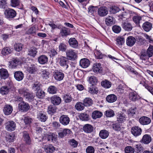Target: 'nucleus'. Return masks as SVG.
I'll return each instance as SVG.
<instances>
[{"instance_id":"f257e3e1","label":"nucleus","mask_w":153,"mask_h":153,"mask_svg":"<svg viewBox=\"0 0 153 153\" xmlns=\"http://www.w3.org/2000/svg\"><path fill=\"white\" fill-rule=\"evenodd\" d=\"M67 57L68 59L74 60L77 58V53L74 50L72 49L67 50L66 51Z\"/></svg>"},{"instance_id":"f03ea898","label":"nucleus","mask_w":153,"mask_h":153,"mask_svg":"<svg viewBox=\"0 0 153 153\" xmlns=\"http://www.w3.org/2000/svg\"><path fill=\"white\" fill-rule=\"evenodd\" d=\"M4 14L6 18L10 19L15 17L16 16V13L13 9L8 8L5 10Z\"/></svg>"},{"instance_id":"7ed1b4c3","label":"nucleus","mask_w":153,"mask_h":153,"mask_svg":"<svg viewBox=\"0 0 153 153\" xmlns=\"http://www.w3.org/2000/svg\"><path fill=\"white\" fill-rule=\"evenodd\" d=\"M53 141H56V136L53 135L52 133H50L48 134H45L44 136L42 137L41 139H39L40 141H43L47 140L48 141H50L51 140Z\"/></svg>"},{"instance_id":"20e7f679","label":"nucleus","mask_w":153,"mask_h":153,"mask_svg":"<svg viewBox=\"0 0 153 153\" xmlns=\"http://www.w3.org/2000/svg\"><path fill=\"white\" fill-rule=\"evenodd\" d=\"M131 133L135 137L140 135L142 133V130L140 128L137 126L132 127L131 129Z\"/></svg>"},{"instance_id":"39448f33","label":"nucleus","mask_w":153,"mask_h":153,"mask_svg":"<svg viewBox=\"0 0 153 153\" xmlns=\"http://www.w3.org/2000/svg\"><path fill=\"white\" fill-rule=\"evenodd\" d=\"M53 76L56 80L60 81L63 79L64 74L60 71L55 70L53 73Z\"/></svg>"},{"instance_id":"423d86ee","label":"nucleus","mask_w":153,"mask_h":153,"mask_svg":"<svg viewBox=\"0 0 153 153\" xmlns=\"http://www.w3.org/2000/svg\"><path fill=\"white\" fill-rule=\"evenodd\" d=\"M16 128V123L13 121H8L5 124L6 129L9 131H12L14 130Z\"/></svg>"},{"instance_id":"0eeeda50","label":"nucleus","mask_w":153,"mask_h":153,"mask_svg":"<svg viewBox=\"0 0 153 153\" xmlns=\"http://www.w3.org/2000/svg\"><path fill=\"white\" fill-rule=\"evenodd\" d=\"M18 107L19 110L22 112H26L30 108L28 104L24 101L21 102L19 104Z\"/></svg>"},{"instance_id":"6e6552de","label":"nucleus","mask_w":153,"mask_h":153,"mask_svg":"<svg viewBox=\"0 0 153 153\" xmlns=\"http://www.w3.org/2000/svg\"><path fill=\"white\" fill-rule=\"evenodd\" d=\"M10 90L14 91L15 88L13 86L10 88L8 86H2L0 89V92L2 95H4L7 94Z\"/></svg>"},{"instance_id":"1a4fd4ad","label":"nucleus","mask_w":153,"mask_h":153,"mask_svg":"<svg viewBox=\"0 0 153 153\" xmlns=\"http://www.w3.org/2000/svg\"><path fill=\"white\" fill-rule=\"evenodd\" d=\"M51 103L54 105H57L61 103V99L59 96L54 95L51 97Z\"/></svg>"},{"instance_id":"9d476101","label":"nucleus","mask_w":153,"mask_h":153,"mask_svg":"<svg viewBox=\"0 0 153 153\" xmlns=\"http://www.w3.org/2000/svg\"><path fill=\"white\" fill-rule=\"evenodd\" d=\"M59 61L60 65L62 66L65 67L66 69H67L68 67L67 65L68 61L67 57L63 56H60L59 58Z\"/></svg>"},{"instance_id":"9b49d317","label":"nucleus","mask_w":153,"mask_h":153,"mask_svg":"<svg viewBox=\"0 0 153 153\" xmlns=\"http://www.w3.org/2000/svg\"><path fill=\"white\" fill-rule=\"evenodd\" d=\"M59 121L62 124L66 126L69 123L70 120L68 116L65 115H63L60 117Z\"/></svg>"},{"instance_id":"f8f14e48","label":"nucleus","mask_w":153,"mask_h":153,"mask_svg":"<svg viewBox=\"0 0 153 153\" xmlns=\"http://www.w3.org/2000/svg\"><path fill=\"white\" fill-rule=\"evenodd\" d=\"M23 137L25 144L30 145L31 144L32 140L28 133L26 131H24L23 133Z\"/></svg>"},{"instance_id":"ddd939ff","label":"nucleus","mask_w":153,"mask_h":153,"mask_svg":"<svg viewBox=\"0 0 153 153\" xmlns=\"http://www.w3.org/2000/svg\"><path fill=\"white\" fill-rule=\"evenodd\" d=\"M121 26L122 28L127 31H131L133 27L131 23L128 21L122 22Z\"/></svg>"},{"instance_id":"4468645a","label":"nucleus","mask_w":153,"mask_h":153,"mask_svg":"<svg viewBox=\"0 0 153 153\" xmlns=\"http://www.w3.org/2000/svg\"><path fill=\"white\" fill-rule=\"evenodd\" d=\"M108 13L107 8L105 7H102L99 8L98 13L99 16H104L106 15Z\"/></svg>"},{"instance_id":"2eb2a0df","label":"nucleus","mask_w":153,"mask_h":153,"mask_svg":"<svg viewBox=\"0 0 153 153\" xmlns=\"http://www.w3.org/2000/svg\"><path fill=\"white\" fill-rule=\"evenodd\" d=\"M128 96L129 99L132 101H135L140 99V96L135 91L129 93Z\"/></svg>"},{"instance_id":"dca6fc26","label":"nucleus","mask_w":153,"mask_h":153,"mask_svg":"<svg viewBox=\"0 0 153 153\" xmlns=\"http://www.w3.org/2000/svg\"><path fill=\"white\" fill-rule=\"evenodd\" d=\"M132 20L137 26L140 27V23L142 21V18L141 16L138 15H135L133 17Z\"/></svg>"},{"instance_id":"f3484780","label":"nucleus","mask_w":153,"mask_h":153,"mask_svg":"<svg viewBox=\"0 0 153 153\" xmlns=\"http://www.w3.org/2000/svg\"><path fill=\"white\" fill-rule=\"evenodd\" d=\"M9 76V74L7 70L3 68L0 69V78L5 79Z\"/></svg>"},{"instance_id":"a211bd4d","label":"nucleus","mask_w":153,"mask_h":153,"mask_svg":"<svg viewBox=\"0 0 153 153\" xmlns=\"http://www.w3.org/2000/svg\"><path fill=\"white\" fill-rule=\"evenodd\" d=\"M92 70L94 72L98 73L101 72L102 69L100 63H95L94 64Z\"/></svg>"},{"instance_id":"6ab92c4d","label":"nucleus","mask_w":153,"mask_h":153,"mask_svg":"<svg viewBox=\"0 0 153 153\" xmlns=\"http://www.w3.org/2000/svg\"><path fill=\"white\" fill-rule=\"evenodd\" d=\"M136 41V39L134 37L132 36H128L126 39V44L128 46H132L135 44Z\"/></svg>"},{"instance_id":"aec40b11","label":"nucleus","mask_w":153,"mask_h":153,"mask_svg":"<svg viewBox=\"0 0 153 153\" xmlns=\"http://www.w3.org/2000/svg\"><path fill=\"white\" fill-rule=\"evenodd\" d=\"M3 110L5 115H9L11 113L13 110V107L11 105H6L4 107Z\"/></svg>"},{"instance_id":"412c9836","label":"nucleus","mask_w":153,"mask_h":153,"mask_svg":"<svg viewBox=\"0 0 153 153\" xmlns=\"http://www.w3.org/2000/svg\"><path fill=\"white\" fill-rule=\"evenodd\" d=\"M151 121V119L145 116H143L140 118L139 122L143 125H146L149 124Z\"/></svg>"},{"instance_id":"4be33fe9","label":"nucleus","mask_w":153,"mask_h":153,"mask_svg":"<svg viewBox=\"0 0 153 153\" xmlns=\"http://www.w3.org/2000/svg\"><path fill=\"white\" fill-rule=\"evenodd\" d=\"M70 31L69 29L65 27H62L60 30L59 35L62 37L70 35Z\"/></svg>"},{"instance_id":"5701e85b","label":"nucleus","mask_w":153,"mask_h":153,"mask_svg":"<svg viewBox=\"0 0 153 153\" xmlns=\"http://www.w3.org/2000/svg\"><path fill=\"white\" fill-rule=\"evenodd\" d=\"M24 74L21 71H17L14 73V77L17 81H19L22 80L24 78Z\"/></svg>"},{"instance_id":"b1692460","label":"nucleus","mask_w":153,"mask_h":153,"mask_svg":"<svg viewBox=\"0 0 153 153\" xmlns=\"http://www.w3.org/2000/svg\"><path fill=\"white\" fill-rule=\"evenodd\" d=\"M117 121L118 123H122L126 121V116L122 113H118L117 116Z\"/></svg>"},{"instance_id":"393cba45","label":"nucleus","mask_w":153,"mask_h":153,"mask_svg":"<svg viewBox=\"0 0 153 153\" xmlns=\"http://www.w3.org/2000/svg\"><path fill=\"white\" fill-rule=\"evenodd\" d=\"M143 28L146 32L149 31L152 29V24L150 22H146L143 25Z\"/></svg>"},{"instance_id":"a878e982","label":"nucleus","mask_w":153,"mask_h":153,"mask_svg":"<svg viewBox=\"0 0 153 153\" xmlns=\"http://www.w3.org/2000/svg\"><path fill=\"white\" fill-rule=\"evenodd\" d=\"M152 140V138L150 135L148 134H145L143 136L141 142L145 144L149 143Z\"/></svg>"},{"instance_id":"bb28decb","label":"nucleus","mask_w":153,"mask_h":153,"mask_svg":"<svg viewBox=\"0 0 153 153\" xmlns=\"http://www.w3.org/2000/svg\"><path fill=\"white\" fill-rule=\"evenodd\" d=\"M80 65L83 68H86L90 65V62L88 59L84 58L81 59L80 61Z\"/></svg>"},{"instance_id":"cd10ccee","label":"nucleus","mask_w":153,"mask_h":153,"mask_svg":"<svg viewBox=\"0 0 153 153\" xmlns=\"http://www.w3.org/2000/svg\"><path fill=\"white\" fill-rule=\"evenodd\" d=\"M37 49L35 47L30 48L28 50V55L33 57H34L37 54Z\"/></svg>"},{"instance_id":"c85d7f7f","label":"nucleus","mask_w":153,"mask_h":153,"mask_svg":"<svg viewBox=\"0 0 153 153\" xmlns=\"http://www.w3.org/2000/svg\"><path fill=\"white\" fill-rule=\"evenodd\" d=\"M116 44L120 47H121L125 43V40L123 36H118L116 39Z\"/></svg>"},{"instance_id":"c756f323","label":"nucleus","mask_w":153,"mask_h":153,"mask_svg":"<svg viewBox=\"0 0 153 153\" xmlns=\"http://www.w3.org/2000/svg\"><path fill=\"white\" fill-rule=\"evenodd\" d=\"M44 149L47 153H53L55 150V148L52 145L49 144L45 145Z\"/></svg>"},{"instance_id":"7c9ffc66","label":"nucleus","mask_w":153,"mask_h":153,"mask_svg":"<svg viewBox=\"0 0 153 153\" xmlns=\"http://www.w3.org/2000/svg\"><path fill=\"white\" fill-rule=\"evenodd\" d=\"M19 61L17 58H13L11 61L9 62V67L13 68L16 67L19 64Z\"/></svg>"},{"instance_id":"2f4dec72","label":"nucleus","mask_w":153,"mask_h":153,"mask_svg":"<svg viewBox=\"0 0 153 153\" xmlns=\"http://www.w3.org/2000/svg\"><path fill=\"white\" fill-rule=\"evenodd\" d=\"M83 130L85 132L90 133L93 130V128L92 126L89 124L85 125L83 127Z\"/></svg>"},{"instance_id":"473e14b6","label":"nucleus","mask_w":153,"mask_h":153,"mask_svg":"<svg viewBox=\"0 0 153 153\" xmlns=\"http://www.w3.org/2000/svg\"><path fill=\"white\" fill-rule=\"evenodd\" d=\"M38 60L39 63L44 64L48 62V58L45 55H41L38 58Z\"/></svg>"},{"instance_id":"72a5a7b5","label":"nucleus","mask_w":153,"mask_h":153,"mask_svg":"<svg viewBox=\"0 0 153 153\" xmlns=\"http://www.w3.org/2000/svg\"><path fill=\"white\" fill-rule=\"evenodd\" d=\"M109 133L108 131L106 130H102L100 131L99 135L100 137L103 139L107 138L108 136Z\"/></svg>"},{"instance_id":"f704fd0d","label":"nucleus","mask_w":153,"mask_h":153,"mask_svg":"<svg viewBox=\"0 0 153 153\" xmlns=\"http://www.w3.org/2000/svg\"><path fill=\"white\" fill-rule=\"evenodd\" d=\"M116 96L114 94H111L107 96L106 98L107 101L110 103H112L114 102L117 100Z\"/></svg>"},{"instance_id":"c9c22d12","label":"nucleus","mask_w":153,"mask_h":153,"mask_svg":"<svg viewBox=\"0 0 153 153\" xmlns=\"http://www.w3.org/2000/svg\"><path fill=\"white\" fill-rule=\"evenodd\" d=\"M68 42L70 45L73 48H76L78 46L77 42L75 38L70 39Z\"/></svg>"},{"instance_id":"e433bc0d","label":"nucleus","mask_w":153,"mask_h":153,"mask_svg":"<svg viewBox=\"0 0 153 153\" xmlns=\"http://www.w3.org/2000/svg\"><path fill=\"white\" fill-rule=\"evenodd\" d=\"M70 130L68 129H64L62 132L58 133V136L60 138H62L68 134H70Z\"/></svg>"},{"instance_id":"4c0bfd02","label":"nucleus","mask_w":153,"mask_h":153,"mask_svg":"<svg viewBox=\"0 0 153 153\" xmlns=\"http://www.w3.org/2000/svg\"><path fill=\"white\" fill-rule=\"evenodd\" d=\"M37 68L34 65H31L27 67V70L28 72L31 74H33L36 71Z\"/></svg>"},{"instance_id":"58836bf2","label":"nucleus","mask_w":153,"mask_h":153,"mask_svg":"<svg viewBox=\"0 0 153 153\" xmlns=\"http://www.w3.org/2000/svg\"><path fill=\"white\" fill-rule=\"evenodd\" d=\"M105 24L108 26H111L114 24L113 18L111 16H108L106 18Z\"/></svg>"},{"instance_id":"ea45409f","label":"nucleus","mask_w":153,"mask_h":153,"mask_svg":"<svg viewBox=\"0 0 153 153\" xmlns=\"http://www.w3.org/2000/svg\"><path fill=\"white\" fill-rule=\"evenodd\" d=\"M83 103L84 106H88L92 105L93 103V101L90 98H86L83 100Z\"/></svg>"},{"instance_id":"a19ab883","label":"nucleus","mask_w":153,"mask_h":153,"mask_svg":"<svg viewBox=\"0 0 153 153\" xmlns=\"http://www.w3.org/2000/svg\"><path fill=\"white\" fill-rule=\"evenodd\" d=\"M101 84L102 87L106 88H110L111 85V82L106 79L102 81L101 82Z\"/></svg>"},{"instance_id":"79ce46f5","label":"nucleus","mask_w":153,"mask_h":153,"mask_svg":"<svg viewBox=\"0 0 153 153\" xmlns=\"http://www.w3.org/2000/svg\"><path fill=\"white\" fill-rule=\"evenodd\" d=\"M57 89L55 86L53 85L50 86L48 89V92L51 94H54L56 93Z\"/></svg>"},{"instance_id":"37998d69","label":"nucleus","mask_w":153,"mask_h":153,"mask_svg":"<svg viewBox=\"0 0 153 153\" xmlns=\"http://www.w3.org/2000/svg\"><path fill=\"white\" fill-rule=\"evenodd\" d=\"M37 118L41 121L45 122L47 119L48 117L45 114L39 113L38 115Z\"/></svg>"},{"instance_id":"c03bdc74","label":"nucleus","mask_w":153,"mask_h":153,"mask_svg":"<svg viewBox=\"0 0 153 153\" xmlns=\"http://www.w3.org/2000/svg\"><path fill=\"white\" fill-rule=\"evenodd\" d=\"M79 117L82 121H87L89 120V115L85 113H82L79 114Z\"/></svg>"},{"instance_id":"a18cd8bd","label":"nucleus","mask_w":153,"mask_h":153,"mask_svg":"<svg viewBox=\"0 0 153 153\" xmlns=\"http://www.w3.org/2000/svg\"><path fill=\"white\" fill-rule=\"evenodd\" d=\"M88 81L89 83L92 85H96L97 82L96 77L94 76L89 77Z\"/></svg>"},{"instance_id":"49530a36","label":"nucleus","mask_w":153,"mask_h":153,"mask_svg":"<svg viewBox=\"0 0 153 153\" xmlns=\"http://www.w3.org/2000/svg\"><path fill=\"white\" fill-rule=\"evenodd\" d=\"M102 115L101 112L98 111H94L92 114V117L93 118L96 119L100 117Z\"/></svg>"},{"instance_id":"de8ad7c7","label":"nucleus","mask_w":153,"mask_h":153,"mask_svg":"<svg viewBox=\"0 0 153 153\" xmlns=\"http://www.w3.org/2000/svg\"><path fill=\"white\" fill-rule=\"evenodd\" d=\"M56 107L54 105H50L48 107V112L49 114H53L56 111Z\"/></svg>"},{"instance_id":"09e8293b","label":"nucleus","mask_w":153,"mask_h":153,"mask_svg":"<svg viewBox=\"0 0 153 153\" xmlns=\"http://www.w3.org/2000/svg\"><path fill=\"white\" fill-rule=\"evenodd\" d=\"M135 149L137 153H142L143 151V148L140 144L136 145Z\"/></svg>"},{"instance_id":"8fccbe9b","label":"nucleus","mask_w":153,"mask_h":153,"mask_svg":"<svg viewBox=\"0 0 153 153\" xmlns=\"http://www.w3.org/2000/svg\"><path fill=\"white\" fill-rule=\"evenodd\" d=\"M23 45L21 43H16L14 45V49L17 51H21L23 48Z\"/></svg>"},{"instance_id":"3c124183","label":"nucleus","mask_w":153,"mask_h":153,"mask_svg":"<svg viewBox=\"0 0 153 153\" xmlns=\"http://www.w3.org/2000/svg\"><path fill=\"white\" fill-rule=\"evenodd\" d=\"M12 51L9 47H6L3 49L1 51V53L4 55H6L10 53Z\"/></svg>"},{"instance_id":"603ef678","label":"nucleus","mask_w":153,"mask_h":153,"mask_svg":"<svg viewBox=\"0 0 153 153\" xmlns=\"http://www.w3.org/2000/svg\"><path fill=\"white\" fill-rule=\"evenodd\" d=\"M84 105L83 103L79 102L76 103L75 105L76 108L78 110L81 111L84 109Z\"/></svg>"},{"instance_id":"864d4df0","label":"nucleus","mask_w":153,"mask_h":153,"mask_svg":"<svg viewBox=\"0 0 153 153\" xmlns=\"http://www.w3.org/2000/svg\"><path fill=\"white\" fill-rule=\"evenodd\" d=\"M63 99L64 102L66 103H69L72 100V97L71 95L66 94L63 97Z\"/></svg>"},{"instance_id":"5fc2aeb1","label":"nucleus","mask_w":153,"mask_h":153,"mask_svg":"<svg viewBox=\"0 0 153 153\" xmlns=\"http://www.w3.org/2000/svg\"><path fill=\"white\" fill-rule=\"evenodd\" d=\"M40 74L42 76L46 79H47L49 77L50 73L49 72L47 71L46 70H42Z\"/></svg>"},{"instance_id":"6e6d98bb","label":"nucleus","mask_w":153,"mask_h":153,"mask_svg":"<svg viewBox=\"0 0 153 153\" xmlns=\"http://www.w3.org/2000/svg\"><path fill=\"white\" fill-rule=\"evenodd\" d=\"M105 115L107 117H111L114 115V113L113 111L109 109L106 111L105 112Z\"/></svg>"},{"instance_id":"4d7b16f0","label":"nucleus","mask_w":153,"mask_h":153,"mask_svg":"<svg viewBox=\"0 0 153 153\" xmlns=\"http://www.w3.org/2000/svg\"><path fill=\"white\" fill-rule=\"evenodd\" d=\"M36 95L38 98H41L44 96L45 93L41 89H38L37 90Z\"/></svg>"},{"instance_id":"13d9d810","label":"nucleus","mask_w":153,"mask_h":153,"mask_svg":"<svg viewBox=\"0 0 153 153\" xmlns=\"http://www.w3.org/2000/svg\"><path fill=\"white\" fill-rule=\"evenodd\" d=\"M146 52L149 57L152 56L153 55V46L150 45Z\"/></svg>"},{"instance_id":"bf43d9fd","label":"nucleus","mask_w":153,"mask_h":153,"mask_svg":"<svg viewBox=\"0 0 153 153\" xmlns=\"http://www.w3.org/2000/svg\"><path fill=\"white\" fill-rule=\"evenodd\" d=\"M140 59L142 60H146L148 59L149 57L146 53V52H141L140 56Z\"/></svg>"},{"instance_id":"052dcab7","label":"nucleus","mask_w":153,"mask_h":153,"mask_svg":"<svg viewBox=\"0 0 153 153\" xmlns=\"http://www.w3.org/2000/svg\"><path fill=\"white\" fill-rule=\"evenodd\" d=\"M88 13L90 15L94 14L96 12L97 7L93 6H90L88 8Z\"/></svg>"},{"instance_id":"680f3d73","label":"nucleus","mask_w":153,"mask_h":153,"mask_svg":"<svg viewBox=\"0 0 153 153\" xmlns=\"http://www.w3.org/2000/svg\"><path fill=\"white\" fill-rule=\"evenodd\" d=\"M6 138L7 141L9 142H12L13 141L14 139V134H10L7 135Z\"/></svg>"},{"instance_id":"e2e57ef3","label":"nucleus","mask_w":153,"mask_h":153,"mask_svg":"<svg viewBox=\"0 0 153 153\" xmlns=\"http://www.w3.org/2000/svg\"><path fill=\"white\" fill-rule=\"evenodd\" d=\"M119 8L116 6H113L110 7L109 11L111 13L114 14L119 12Z\"/></svg>"},{"instance_id":"0e129e2a","label":"nucleus","mask_w":153,"mask_h":153,"mask_svg":"<svg viewBox=\"0 0 153 153\" xmlns=\"http://www.w3.org/2000/svg\"><path fill=\"white\" fill-rule=\"evenodd\" d=\"M126 153H134V149L130 146L126 147L125 149Z\"/></svg>"},{"instance_id":"69168bd1","label":"nucleus","mask_w":153,"mask_h":153,"mask_svg":"<svg viewBox=\"0 0 153 153\" xmlns=\"http://www.w3.org/2000/svg\"><path fill=\"white\" fill-rule=\"evenodd\" d=\"M112 29L114 33H119L121 30V28L119 26L114 25L112 27Z\"/></svg>"},{"instance_id":"338daca9","label":"nucleus","mask_w":153,"mask_h":153,"mask_svg":"<svg viewBox=\"0 0 153 153\" xmlns=\"http://www.w3.org/2000/svg\"><path fill=\"white\" fill-rule=\"evenodd\" d=\"M88 92L92 94H97L98 92V90L97 88L89 87Z\"/></svg>"},{"instance_id":"774afa93","label":"nucleus","mask_w":153,"mask_h":153,"mask_svg":"<svg viewBox=\"0 0 153 153\" xmlns=\"http://www.w3.org/2000/svg\"><path fill=\"white\" fill-rule=\"evenodd\" d=\"M19 0H11L10 5L11 6L15 7L19 5Z\"/></svg>"}]
</instances>
